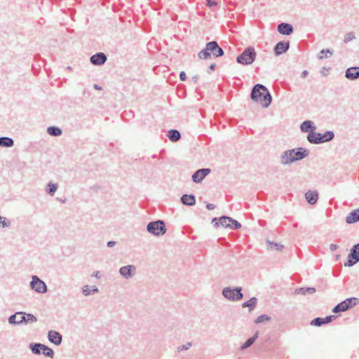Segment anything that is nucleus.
Returning <instances> with one entry per match:
<instances>
[{"label":"nucleus","mask_w":359,"mask_h":359,"mask_svg":"<svg viewBox=\"0 0 359 359\" xmlns=\"http://www.w3.org/2000/svg\"><path fill=\"white\" fill-rule=\"evenodd\" d=\"M300 129L304 133H307L310 130L312 132L316 129V126L311 121H304L300 126Z\"/></svg>","instance_id":"24"},{"label":"nucleus","mask_w":359,"mask_h":359,"mask_svg":"<svg viewBox=\"0 0 359 359\" xmlns=\"http://www.w3.org/2000/svg\"><path fill=\"white\" fill-rule=\"evenodd\" d=\"M210 168H201L192 175V180L195 183H200L210 172Z\"/></svg>","instance_id":"11"},{"label":"nucleus","mask_w":359,"mask_h":359,"mask_svg":"<svg viewBox=\"0 0 359 359\" xmlns=\"http://www.w3.org/2000/svg\"><path fill=\"white\" fill-rule=\"evenodd\" d=\"M293 29L292 25L286 22H281L278 25V32L283 35L291 34Z\"/></svg>","instance_id":"19"},{"label":"nucleus","mask_w":359,"mask_h":359,"mask_svg":"<svg viewBox=\"0 0 359 359\" xmlns=\"http://www.w3.org/2000/svg\"><path fill=\"white\" fill-rule=\"evenodd\" d=\"M199 79V76L198 75H195L192 77L193 81L196 83Z\"/></svg>","instance_id":"53"},{"label":"nucleus","mask_w":359,"mask_h":359,"mask_svg":"<svg viewBox=\"0 0 359 359\" xmlns=\"http://www.w3.org/2000/svg\"><path fill=\"white\" fill-rule=\"evenodd\" d=\"M306 294H313L316 291V290L313 287H306Z\"/></svg>","instance_id":"47"},{"label":"nucleus","mask_w":359,"mask_h":359,"mask_svg":"<svg viewBox=\"0 0 359 359\" xmlns=\"http://www.w3.org/2000/svg\"><path fill=\"white\" fill-rule=\"evenodd\" d=\"M359 302L358 298L351 297L345 299L344 301L339 303L337 306H335L333 309V313H339L342 311H346L348 309L353 307Z\"/></svg>","instance_id":"6"},{"label":"nucleus","mask_w":359,"mask_h":359,"mask_svg":"<svg viewBox=\"0 0 359 359\" xmlns=\"http://www.w3.org/2000/svg\"><path fill=\"white\" fill-rule=\"evenodd\" d=\"M257 53L252 46H248L243 52L237 56L236 62L243 65H249L254 62L256 59Z\"/></svg>","instance_id":"3"},{"label":"nucleus","mask_w":359,"mask_h":359,"mask_svg":"<svg viewBox=\"0 0 359 359\" xmlns=\"http://www.w3.org/2000/svg\"><path fill=\"white\" fill-rule=\"evenodd\" d=\"M168 137L170 141L175 142L181 138V134L177 130L171 129L168 133Z\"/></svg>","instance_id":"25"},{"label":"nucleus","mask_w":359,"mask_h":359,"mask_svg":"<svg viewBox=\"0 0 359 359\" xmlns=\"http://www.w3.org/2000/svg\"><path fill=\"white\" fill-rule=\"evenodd\" d=\"M36 321L37 318L35 316L22 311L16 312L8 318V323L12 325H20L23 323H32Z\"/></svg>","instance_id":"2"},{"label":"nucleus","mask_w":359,"mask_h":359,"mask_svg":"<svg viewBox=\"0 0 359 359\" xmlns=\"http://www.w3.org/2000/svg\"><path fill=\"white\" fill-rule=\"evenodd\" d=\"M345 77L348 80H356L359 79V67H351L345 71Z\"/></svg>","instance_id":"16"},{"label":"nucleus","mask_w":359,"mask_h":359,"mask_svg":"<svg viewBox=\"0 0 359 359\" xmlns=\"http://www.w3.org/2000/svg\"><path fill=\"white\" fill-rule=\"evenodd\" d=\"M305 198L309 204L314 205L318 199V194L316 191L309 190L305 194Z\"/></svg>","instance_id":"21"},{"label":"nucleus","mask_w":359,"mask_h":359,"mask_svg":"<svg viewBox=\"0 0 359 359\" xmlns=\"http://www.w3.org/2000/svg\"><path fill=\"white\" fill-rule=\"evenodd\" d=\"M231 227H230V228L233 229H238L241 228V223H239L238 221L233 219V218H231Z\"/></svg>","instance_id":"41"},{"label":"nucleus","mask_w":359,"mask_h":359,"mask_svg":"<svg viewBox=\"0 0 359 359\" xmlns=\"http://www.w3.org/2000/svg\"><path fill=\"white\" fill-rule=\"evenodd\" d=\"M335 318V316H328L325 318H323L324 325L332 322Z\"/></svg>","instance_id":"44"},{"label":"nucleus","mask_w":359,"mask_h":359,"mask_svg":"<svg viewBox=\"0 0 359 359\" xmlns=\"http://www.w3.org/2000/svg\"><path fill=\"white\" fill-rule=\"evenodd\" d=\"M359 221V208L351 212L346 217L348 224H353Z\"/></svg>","instance_id":"23"},{"label":"nucleus","mask_w":359,"mask_h":359,"mask_svg":"<svg viewBox=\"0 0 359 359\" xmlns=\"http://www.w3.org/2000/svg\"><path fill=\"white\" fill-rule=\"evenodd\" d=\"M0 224H1L3 227H8V226H10L11 222H6L5 218L0 216Z\"/></svg>","instance_id":"45"},{"label":"nucleus","mask_w":359,"mask_h":359,"mask_svg":"<svg viewBox=\"0 0 359 359\" xmlns=\"http://www.w3.org/2000/svg\"><path fill=\"white\" fill-rule=\"evenodd\" d=\"M82 293L84 296H89V295L92 294L91 287L88 285H84L82 287Z\"/></svg>","instance_id":"40"},{"label":"nucleus","mask_w":359,"mask_h":359,"mask_svg":"<svg viewBox=\"0 0 359 359\" xmlns=\"http://www.w3.org/2000/svg\"><path fill=\"white\" fill-rule=\"evenodd\" d=\"M210 55H211V50L209 48V42H208L206 44L205 48L198 53V57L200 59L206 60L210 56Z\"/></svg>","instance_id":"28"},{"label":"nucleus","mask_w":359,"mask_h":359,"mask_svg":"<svg viewBox=\"0 0 359 359\" xmlns=\"http://www.w3.org/2000/svg\"><path fill=\"white\" fill-rule=\"evenodd\" d=\"M280 162L284 165H290L294 162L292 149L286 150L280 154Z\"/></svg>","instance_id":"13"},{"label":"nucleus","mask_w":359,"mask_h":359,"mask_svg":"<svg viewBox=\"0 0 359 359\" xmlns=\"http://www.w3.org/2000/svg\"><path fill=\"white\" fill-rule=\"evenodd\" d=\"M292 152L294 162L307 157L309 154V151L304 147L292 149Z\"/></svg>","instance_id":"10"},{"label":"nucleus","mask_w":359,"mask_h":359,"mask_svg":"<svg viewBox=\"0 0 359 359\" xmlns=\"http://www.w3.org/2000/svg\"><path fill=\"white\" fill-rule=\"evenodd\" d=\"M257 304V299L255 297L250 298L248 301L243 302L242 304L243 308H249V311H252L256 306Z\"/></svg>","instance_id":"26"},{"label":"nucleus","mask_w":359,"mask_h":359,"mask_svg":"<svg viewBox=\"0 0 359 359\" xmlns=\"http://www.w3.org/2000/svg\"><path fill=\"white\" fill-rule=\"evenodd\" d=\"M118 272L124 278L130 279L136 273V266L135 265L124 266L119 269Z\"/></svg>","instance_id":"9"},{"label":"nucleus","mask_w":359,"mask_h":359,"mask_svg":"<svg viewBox=\"0 0 359 359\" xmlns=\"http://www.w3.org/2000/svg\"><path fill=\"white\" fill-rule=\"evenodd\" d=\"M251 99L256 102H259L265 108L268 107L272 101L270 92L262 84H256L251 91Z\"/></svg>","instance_id":"1"},{"label":"nucleus","mask_w":359,"mask_h":359,"mask_svg":"<svg viewBox=\"0 0 359 359\" xmlns=\"http://www.w3.org/2000/svg\"><path fill=\"white\" fill-rule=\"evenodd\" d=\"M90 60L95 65H102L107 61V56L103 53H97L90 57Z\"/></svg>","instance_id":"15"},{"label":"nucleus","mask_w":359,"mask_h":359,"mask_svg":"<svg viewBox=\"0 0 359 359\" xmlns=\"http://www.w3.org/2000/svg\"><path fill=\"white\" fill-rule=\"evenodd\" d=\"M338 248V245L337 244H331L330 245V249L331 251H334Z\"/></svg>","instance_id":"50"},{"label":"nucleus","mask_w":359,"mask_h":359,"mask_svg":"<svg viewBox=\"0 0 359 359\" xmlns=\"http://www.w3.org/2000/svg\"><path fill=\"white\" fill-rule=\"evenodd\" d=\"M93 276L97 278H100V272L99 271H96V272H94L93 273Z\"/></svg>","instance_id":"55"},{"label":"nucleus","mask_w":359,"mask_h":359,"mask_svg":"<svg viewBox=\"0 0 359 359\" xmlns=\"http://www.w3.org/2000/svg\"><path fill=\"white\" fill-rule=\"evenodd\" d=\"M57 188H58L57 184L48 182L47 184V187H46V191L49 195L53 196L55 194V191H57Z\"/></svg>","instance_id":"31"},{"label":"nucleus","mask_w":359,"mask_h":359,"mask_svg":"<svg viewBox=\"0 0 359 359\" xmlns=\"http://www.w3.org/2000/svg\"><path fill=\"white\" fill-rule=\"evenodd\" d=\"M306 287L297 288L295 290L294 293L296 294L306 295Z\"/></svg>","instance_id":"43"},{"label":"nucleus","mask_w":359,"mask_h":359,"mask_svg":"<svg viewBox=\"0 0 359 359\" xmlns=\"http://www.w3.org/2000/svg\"><path fill=\"white\" fill-rule=\"evenodd\" d=\"M209 48L211 53L215 57H221L224 55L223 50L219 46L217 42L215 41L209 42Z\"/></svg>","instance_id":"20"},{"label":"nucleus","mask_w":359,"mask_h":359,"mask_svg":"<svg viewBox=\"0 0 359 359\" xmlns=\"http://www.w3.org/2000/svg\"><path fill=\"white\" fill-rule=\"evenodd\" d=\"M231 217L227 216H222L219 219H217V217L213 218L212 222L215 223L214 225L216 227H218L220 225L225 228H230L231 227Z\"/></svg>","instance_id":"12"},{"label":"nucleus","mask_w":359,"mask_h":359,"mask_svg":"<svg viewBox=\"0 0 359 359\" xmlns=\"http://www.w3.org/2000/svg\"><path fill=\"white\" fill-rule=\"evenodd\" d=\"M107 246L109 248L114 247L116 245V242L113 241H110L107 242Z\"/></svg>","instance_id":"52"},{"label":"nucleus","mask_w":359,"mask_h":359,"mask_svg":"<svg viewBox=\"0 0 359 359\" xmlns=\"http://www.w3.org/2000/svg\"><path fill=\"white\" fill-rule=\"evenodd\" d=\"M47 133L51 136L57 137L62 135V130L57 126H49L47 128Z\"/></svg>","instance_id":"29"},{"label":"nucleus","mask_w":359,"mask_h":359,"mask_svg":"<svg viewBox=\"0 0 359 359\" xmlns=\"http://www.w3.org/2000/svg\"><path fill=\"white\" fill-rule=\"evenodd\" d=\"M333 54V50L331 49H323L320 51L318 58L320 60L323 59L324 57L328 58L331 57Z\"/></svg>","instance_id":"34"},{"label":"nucleus","mask_w":359,"mask_h":359,"mask_svg":"<svg viewBox=\"0 0 359 359\" xmlns=\"http://www.w3.org/2000/svg\"><path fill=\"white\" fill-rule=\"evenodd\" d=\"M217 1H215L214 0H207V6L209 8H211V7L217 6Z\"/></svg>","instance_id":"46"},{"label":"nucleus","mask_w":359,"mask_h":359,"mask_svg":"<svg viewBox=\"0 0 359 359\" xmlns=\"http://www.w3.org/2000/svg\"><path fill=\"white\" fill-rule=\"evenodd\" d=\"M20 317H18L15 320H20Z\"/></svg>","instance_id":"58"},{"label":"nucleus","mask_w":359,"mask_h":359,"mask_svg":"<svg viewBox=\"0 0 359 359\" xmlns=\"http://www.w3.org/2000/svg\"><path fill=\"white\" fill-rule=\"evenodd\" d=\"M321 137L323 140V143L326 142H330L334 137V134L331 130H327L325 133L321 134Z\"/></svg>","instance_id":"35"},{"label":"nucleus","mask_w":359,"mask_h":359,"mask_svg":"<svg viewBox=\"0 0 359 359\" xmlns=\"http://www.w3.org/2000/svg\"><path fill=\"white\" fill-rule=\"evenodd\" d=\"M98 291H99V290L97 286L94 285L91 287V293L92 294L97 293V292H98Z\"/></svg>","instance_id":"51"},{"label":"nucleus","mask_w":359,"mask_h":359,"mask_svg":"<svg viewBox=\"0 0 359 359\" xmlns=\"http://www.w3.org/2000/svg\"><path fill=\"white\" fill-rule=\"evenodd\" d=\"M192 346L191 342H187L186 344L179 346L177 347V351H182L184 350H188Z\"/></svg>","instance_id":"42"},{"label":"nucleus","mask_w":359,"mask_h":359,"mask_svg":"<svg viewBox=\"0 0 359 359\" xmlns=\"http://www.w3.org/2000/svg\"><path fill=\"white\" fill-rule=\"evenodd\" d=\"M222 295L226 299L232 302L239 301L243 297L242 288L241 287H236L234 288L226 287L222 290Z\"/></svg>","instance_id":"5"},{"label":"nucleus","mask_w":359,"mask_h":359,"mask_svg":"<svg viewBox=\"0 0 359 359\" xmlns=\"http://www.w3.org/2000/svg\"><path fill=\"white\" fill-rule=\"evenodd\" d=\"M308 75V72L306 70H304L302 72L301 76L302 78H305Z\"/></svg>","instance_id":"54"},{"label":"nucleus","mask_w":359,"mask_h":359,"mask_svg":"<svg viewBox=\"0 0 359 359\" xmlns=\"http://www.w3.org/2000/svg\"><path fill=\"white\" fill-rule=\"evenodd\" d=\"M93 87L96 90H101L102 89L101 86H98L97 84H94Z\"/></svg>","instance_id":"56"},{"label":"nucleus","mask_w":359,"mask_h":359,"mask_svg":"<svg viewBox=\"0 0 359 359\" xmlns=\"http://www.w3.org/2000/svg\"><path fill=\"white\" fill-rule=\"evenodd\" d=\"M270 319H271V318L269 316H267L266 314H262L257 318L255 323L256 324H259V323H262L264 321H269V320H270Z\"/></svg>","instance_id":"37"},{"label":"nucleus","mask_w":359,"mask_h":359,"mask_svg":"<svg viewBox=\"0 0 359 359\" xmlns=\"http://www.w3.org/2000/svg\"><path fill=\"white\" fill-rule=\"evenodd\" d=\"M43 353L44 355H46L47 357H50L51 358H53L54 351L50 348H49L48 346L43 344Z\"/></svg>","instance_id":"36"},{"label":"nucleus","mask_w":359,"mask_h":359,"mask_svg":"<svg viewBox=\"0 0 359 359\" xmlns=\"http://www.w3.org/2000/svg\"><path fill=\"white\" fill-rule=\"evenodd\" d=\"M181 202L189 206H192L196 203V198L193 194H184L181 197Z\"/></svg>","instance_id":"22"},{"label":"nucleus","mask_w":359,"mask_h":359,"mask_svg":"<svg viewBox=\"0 0 359 359\" xmlns=\"http://www.w3.org/2000/svg\"><path fill=\"white\" fill-rule=\"evenodd\" d=\"M308 141L311 144H318L323 143L321 137V133L315 132V130L310 132L307 135Z\"/></svg>","instance_id":"17"},{"label":"nucleus","mask_w":359,"mask_h":359,"mask_svg":"<svg viewBox=\"0 0 359 359\" xmlns=\"http://www.w3.org/2000/svg\"><path fill=\"white\" fill-rule=\"evenodd\" d=\"M266 243L268 244V248L271 250L281 251L284 248V246L282 244L271 242L269 240L266 241Z\"/></svg>","instance_id":"30"},{"label":"nucleus","mask_w":359,"mask_h":359,"mask_svg":"<svg viewBox=\"0 0 359 359\" xmlns=\"http://www.w3.org/2000/svg\"><path fill=\"white\" fill-rule=\"evenodd\" d=\"M215 67H216V65H215L212 64V65H210V69L211 70H215Z\"/></svg>","instance_id":"57"},{"label":"nucleus","mask_w":359,"mask_h":359,"mask_svg":"<svg viewBox=\"0 0 359 359\" xmlns=\"http://www.w3.org/2000/svg\"><path fill=\"white\" fill-rule=\"evenodd\" d=\"M311 325H314V326H318V327L324 325L323 318L318 317V318H314L311 321Z\"/></svg>","instance_id":"39"},{"label":"nucleus","mask_w":359,"mask_h":359,"mask_svg":"<svg viewBox=\"0 0 359 359\" xmlns=\"http://www.w3.org/2000/svg\"><path fill=\"white\" fill-rule=\"evenodd\" d=\"M14 145V141L12 138L8 137H0V147H11Z\"/></svg>","instance_id":"27"},{"label":"nucleus","mask_w":359,"mask_h":359,"mask_svg":"<svg viewBox=\"0 0 359 359\" xmlns=\"http://www.w3.org/2000/svg\"><path fill=\"white\" fill-rule=\"evenodd\" d=\"M355 38V34L353 32H351L344 35V42L345 43H347L350 42L351 41L353 40Z\"/></svg>","instance_id":"38"},{"label":"nucleus","mask_w":359,"mask_h":359,"mask_svg":"<svg viewBox=\"0 0 359 359\" xmlns=\"http://www.w3.org/2000/svg\"><path fill=\"white\" fill-rule=\"evenodd\" d=\"M215 205L212 204V203H208L206 205V208L209 210H212L213 209H215Z\"/></svg>","instance_id":"49"},{"label":"nucleus","mask_w":359,"mask_h":359,"mask_svg":"<svg viewBox=\"0 0 359 359\" xmlns=\"http://www.w3.org/2000/svg\"><path fill=\"white\" fill-rule=\"evenodd\" d=\"M259 332H257L252 337L247 339V341L241 346V349H245L250 347L258 337Z\"/></svg>","instance_id":"32"},{"label":"nucleus","mask_w":359,"mask_h":359,"mask_svg":"<svg viewBox=\"0 0 359 359\" xmlns=\"http://www.w3.org/2000/svg\"><path fill=\"white\" fill-rule=\"evenodd\" d=\"M30 287L37 293H46L47 292L46 284L37 276H33L32 277Z\"/></svg>","instance_id":"7"},{"label":"nucleus","mask_w":359,"mask_h":359,"mask_svg":"<svg viewBox=\"0 0 359 359\" xmlns=\"http://www.w3.org/2000/svg\"><path fill=\"white\" fill-rule=\"evenodd\" d=\"M180 79L182 81H184L187 79V75L184 72L182 71L180 73Z\"/></svg>","instance_id":"48"},{"label":"nucleus","mask_w":359,"mask_h":359,"mask_svg":"<svg viewBox=\"0 0 359 359\" xmlns=\"http://www.w3.org/2000/svg\"><path fill=\"white\" fill-rule=\"evenodd\" d=\"M289 47L290 43L288 41H279L274 47V53L276 55H280L285 53L289 49Z\"/></svg>","instance_id":"18"},{"label":"nucleus","mask_w":359,"mask_h":359,"mask_svg":"<svg viewBox=\"0 0 359 359\" xmlns=\"http://www.w3.org/2000/svg\"><path fill=\"white\" fill-rule=\"evenodd\" d=\"M359 262V243L353 246L348 255V260L344 264L345 266H352Z\"/></svg>","instance_id":"8"},{"label":"nucleus","mask_w":359,"mask_h":359,"mask_svg":"<svg viewBox=\"0 0 359 359\" xmlns=\"http://www.w3.org/2000/svg\"><path fill=\"white\" fill-rule=\"evenodd\" d=\"M48 339L51 343L59 346L62 343V336L57 331L50 330L48 332Z\"/></svg>","instance_id":"14"},{"label":"nucleus","mask_w":359,"mask_h":359,"mask_svg":"<svg viewBox=\"0 0 359 359\" xmlns=\"http://www.w3.org/2000/svg\"><path fill=\"white\" fill-rule=\"evenodd\" d=\"M149 233L156 236H161L166 233L167 229L163 220H156L149 222L147 226Z\"/></svg>","instance_id":"4"},{"label":"nucleus","mask_w":359,"mask_h":359,"mask_svg":"<svg viewBox=\"0 0 359 359\" xmlns=\"http://www.w3.org/2000/svg\"><path fill=\"white\" fill-rule=\"evenodd\" d=\"M29 347L33 353L40 354L41 351L43 350V344L40 343L31 344Z\"/></svg>","instance_id":"33"}]
</instances>
